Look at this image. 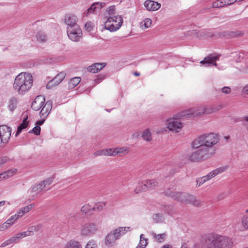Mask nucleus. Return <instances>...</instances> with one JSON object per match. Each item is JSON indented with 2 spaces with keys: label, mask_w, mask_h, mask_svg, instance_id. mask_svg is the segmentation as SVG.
I'll use <instances>...</instances> for the list:
<instances>
[{
  "label": "nucleus",
  "mask_w": 248,
  "mask_h": 248,
  "mask_svg": "<svg viewBox=\"0 0 248 248\" xmlns=\"http://www.w3.org/2000/svg\"><path fill=\"white\" fill-rule=\"evenodd\" d=\"M186 201L185 203H190L195 206H198L199 205V202L196 200L195 197L189 194H187V197L186 198Z\"/></svg>",
  "instance_id": "72a5a7b5"
},
{
  "label": "nucleus",
  "mask_w": 248,
  "mask_h": 248,
  "mask_svg": "<svg viewBox=\"0 0 248 248\" xmlns=\"http://www.w3.org/2000/svg\"><path fill=\"white\" fill-rule=\"evenodd\" d=\"M194 110H192V108H190L188 109H186L185 110H184L177 114H176L177 117L178 118H181L183 117H190L191 116L194 117V113L193 111Z\"/></svg>",
  "instance_id": "b1692460"
},
{
  "label": "nucleus",
  "mask_w": 248,
  "mask_h": 248,
  "mask_svg": "<svg viewBox=\"0 0 248 248\" xmlns=\"http://www.w3.org/2000/svg\"><path fill=\"white\" fill-rule=\"evenodd\" d=\"M118 152H116L114 149L108 148L105 149V155L115 156Z\"/></svg>",
  "instance_id": "37998d69"
},
{
  "label": "nucleus",
  "mask_w": 248,
  "mask_h": 248,
  "mask_svg": "<svg viewBox=\"0 0 248 248\" xmlns=\"http://www.w3.org/2000/svg\"><path fill=\"white\" fill-rule=\"evenodd\" d=\"M26 236H28V234L26 233V232H23L16 233L14 236L12 237L11 238L13 240L14 243H15Z\"/></svg>",
  "instance_id": "c9c22d12"
},
{
  "label": "nucleus",
  "mask_w": 248,
  "mask_h": 248,
  "mask_svg": "<svg viewBox=\"0 0 248 248\" xmlns=\"http://www.w3.org/2000/svg\"><path fill=\"white\" fill-rule=\"evenodd\" d=\"M43 191L45 192L44 186L41 185L40 182L39 184H35L32 186L28 190V193L32 198H34L36 197L38 194H40Z\"/></svg>",
  "instance_id": "9b49d317"
},
{
  "label": "nucleus",
  "mask_w": 248,
  "mask_h": 248,
  "mask_svg": "<svg viewBox=\"0 0 248 248\" xmlns=\"http://www.w3.org/2000/svg\"><path fill=\"white\" fill-rule=\"evenodd\" d=\"M85 29L88 31H91L93 29L91 22H87L85 25Z\"/></svg>",
  "instance_id": "e2e57ef3"
},
{
  "label": "nucleus",
  "mask_w": 248,
  "mask_h": 248,
  "mask_svg": "<svg viewBox=\"0 0 248 248\" xmlns=\"http://www.w3.org/2000/svg\"><path fill=\"white\" fill-rule=\"evenodd\" d=\"M148 239L144 238L143 234L140 235V240L138 246L136 248H145L148 244Z\"/></svg>",
  "instance_id": "2f4dec72"
},
{
  "label": "nucleus",
  "mask_w": 248,
  "mask_h": 248,
  "mask_svg": "<svg viewBox=\"0 0 248 248\" xmlns=\"http://www.w3.org/2000/svg\"><path fill=\"white\" fill-rule=\"evenodd\" d=\"M103 208V205L100 204V203H96L95 205L92 208V210H101Z\"/></svg>",
  "instance_id": "13d9d810"
},
{
  "label": "nucleus",
  "mask_w": 248,
  "mask_h": 248,
  "mask_svg": "<svg viewBox=\"0 0 248 248\" xmlns=\"http://www.w3.org/2000/svg\"><path fill=\"white\" fill-rule=\"evenodd\" d=\"M193 111L194 117L197 116H200L201 115L205 114L204 106L199 107L196 108H192Z\"/></svg>",
  "instance_id": "f704fd0d"
},
{
  "label": "nucleus",
  "mask_w": 248,
  "mask_h": 248,
  "mask_svg": "<svg viewBox=\"0 0 248 248\" xmlns=\"http://www.w3.org/2000/svg\"><path fill=\"white\" fill-rule=\"evenodd\" d=\"M144 6L148 11H155L160 8L161 4L154 0H147L144 2Z\"/></svg>",
  "instance_id": "4468645a"
},
{
  "label": "nucleus",
  "mask_w": 248,
  "mask_h": 248,
  "mask_svg": "<svg viewBox=\"0 0 248 248\" xmlns=\"http://www.w3.org/2000/svg\"><path fill=\"white\" fill-rule=\"evenodd\" d=\"M36 38L37 39V40L41 42H45L46 41L47 39L46 35L45 34L44 32L42 31H39L37 33L36 35Z\"/></svg>",
  "instance_id": "58836bf2"
},
{
  "label": "nucleus",
  "mask_w": 248,
  "mask_h": 248,
  "mask_svg": "<svg viewBox=\"0 0 248 248\" xmlns=\"http://www.w3.org/2000/svg\"><path fill=\"white\" fill-rule=\"evenodd\" d=\"M242 223L245 229H248V216H244L242 218Z\"/></svg>",
  "instance_id": "a18cd8bd"
},
{
  "label": "nucleus",
  "mask_w": 248,
  "mask_h": 248,
  "mask_svg": "<svg viewBox=\"0 0 248 248\" xmlns=\"http://www.w3.org/2000/svg\"><path fill=\"white\" fill-rule=\"evenodd\" d=\"M153 219L155 223H159L162 222L164 219V217L163 214L158 213L154 216Z\"/></svg>",
  "instance_id": "ea45409f"
},
{
  "label": "nucleus",
  "mask_w": 248,
  "mask_h": 248,
  "mask_svg": "<svg viewBox=\"0 0 248 248\" xmlns=\"http://www.w3.org/2000/svg\"><path fill=\"white\" fill-rule=\"evenodd\" d=\"M50 84V81L47 83V84L46 85V88L47 89H51L53 87L58 85V84L55 81H53V82L51 83V84Z\"/></svg>",
  "instance_id": "bf43d9fd"
},
{
  "label": "nucleus",
  "mask_w": 248,
  "mask_h": 248,
  "mask_svg": "<svg viewBox=\"0 0 248 248\" xmlns=\"http://www.w3.org/2000/svg\"><path fill=\"white\" fill-rule=\"evenodd\" d=\"M236 0H217L214 2L212 6L214 8H221L234 3Z\"/></svg>",
  "instance_id": "f3484780"
},
{
  "label": "nucleus",
  "mask_w": 248,
  "mask_h": 248,
  "mask_svg": "<svg viewBox=\"0 0 248 248\" xmlns=\"http://www.w3.org/2000/svg\"><path fill=\"white\" fill-rule=\"evenodd\" d=\"M105 63H95L87 68L89 72L92 73H96L102 69L106 65Z\"/></svg>",
  "instance_id": "dca6fc26"
},
{
  "label": "nucleus",
  "mask_w": 248,
  "mask_h": 248,
  "mask_svg": "<svg viewBox=\"0 0 248 248\" xmlns=\"http://www.w3.org/2000/svg\"><path fill=\"white\" fill-rule=\"evenodd\" d=\"M218 135L214 133L204 134L200 135L192 142L191 147L193 149H198L199 147H202L213 155L215 153L214 146L218 142Z\"/></svg>",
  "instance_id": "f257e3e1"
},
{
  "label": "nucleus",
  "mask_w": 248,
  "mask_h": 248,
  "mask_svg": "<svg viewBox=\"0 0 248 248\" xmlns=\"http://www.w3.org/2000/svg\"><path fill=\"white\" fill-rule=\"evenodd\" d=\"M207 248H232L233 243L231 238L220 235H212L206 240Z\"/></svg>",
  "instance_id": "7ed1b4c3"
},
{
  "label": "nucleus",
  "mask_w": 248,
  "mask_h": 248,
  "mask_svg": "<svg viewBox=\"0 0 248 248\" xmlns=\"http://www.w3.org/2000/svg\"><path fill=\"white\" fill-rule=\"evenodd\" d=\"M228 167L227 166L220 167L211 171L209 173H208V175L210 178L212 179L217 174L226 171L228 170Z\"/></svg>",
  "instance_id": "412c9836"
},
{
  "label": "nucleus",
  "mask_w": 248,
  "mask_h": 248,
  "mask_svg": "<svg viewBox=\"0 0 248 248\" xmlns=\"http://www.w3.org/2000/svg\"><path fill=\"white\" fill-rule=\"evenodd\" d=\"M218 59L219 57L218 56L210 55L205 57L200 63L204 65L205 66H210L211 64L217 65V63L215 62Z\"/></svg>",
  "instance_id": "2eb2a0df"
},
{
  "label": "nucleus",
  "mask_w": 248,
  "mask_h": 248,
  "mask_svg": "<svg viewBox=\"0 0 248 248\" xmlns=\"http://www.w3.org/2000/svg\"><path fill=\"white\" fill-rule=\"evenodd\" d=\"M41 128L39 126L36 125L31 130L29 133H33L35 135H39L40 134Z\"/></svg>",
  "instance_id": "49530a36"
},
{
  "label": "nucleus",
  "mask_w": 248,
  "mask_h": 248,
  "mask_svg": "<svg viewBox=\"0 0 248 248\" xmlns=\"http://www.w3.org/2000/svg\"><path fill=\"white\" fill-rule=\"evenodd\" d=\"M95 5L94 3H93L91 6L87 10V14L89 15L92 13L95 14L96 13V10H95Z\"/></svg>",
  "instance_id": "603ef678"
},
{
  "label": "nucleus",
  "mask_w": 248,
  "mask_h": 248,
  "mask_svg": "<svg viewBox=\"0 0 248 248\" xmlns=\"http://www.w3.org/2000/svg\"><path fill=\"white\" fill-rule=\"evenodd\" d=\"M65 77V74L63 72H60L55 78L50 80L49 84H51L53 81H55L59 85L64 79Z\"/></svg>",
  "instance_id": "c85d7f7f"
},
{
  "label": "nucleus",
  "mask_w": 248,
  "mask_h": 248,
  "mask_svg": "<svg viewBox=\"0 0 248 248\" xmlns=\"http://www.w3.org/2000/svg\"><path fill=\"white\" fill-rule=\"evenodd\" d=\"M63 248H82V247L79 242L71 240L65 244Z\"/></svg>",
  "instance_id": "aec40b11"
},
{
  "label": "nucleus",
  "mask_w": 248,
  "mask_h": 248,
  "mask_svg": "<svg viewBox=\"0 0 248 248\" xmlns=\"http://www.w3.org/2000/svg\"><path fill=\"white\" fill-rule=\"evenodd\" d=\"M78 18L73 14H67L65 16L64 22L66 25V30L79 27L78 24Z\"/></svg>",
  "instance_id": "9d476101"
},
{
  "label": "nucleus",
  "mask_w": 248,
  "mask_h": 248,
  "mask_svg": "<svg viewBox=\"0 0 248 248\" xmlns=\"http://www.w3.org/2000/svg\"><path fill=\"white\" fill-rule=\"evenodd\" d=\"M231 89L229 87H224L222 89V92L225 94H229L231 93Z\"/></svg>",
  "instance_id": "0e129e2a"
},
{
  "label": "nucleus",
  "mask_w": 248,
  "mask_h": 248,
  "mask_svg": "<svg viewBox=\"0 0 248 248\" xmlns=\"http://www.w3.org/2000/svg\"><path fill=\"white\" fill-rule=\"evenodd\" d=\"M214 112L217 111L222 108L221 105H214L211 106Z\"/></svg>",
  "instance_id": "052dcab7"
},
{
  "label": "nucleus",
  "mask_w": 248,
  "mask_h": 248,
  "mask_svg": "<svg viewBox=\"0 0 248 248\" xmlns=\"http://www.w3.org/2000/svg\"><path fill=\"white\" fill-rule=\"evenodd\" d=\"M91 210H92V208H91V206L90 205H89V204H86V205H83L82 207V208L81 209V211L83 213H87Z\"/></svg>",
  "instance_id": "8fccbe9b"
},
{
  "label": "nucleus",
  "mask_w": 248,
  "mask_h": 248,
  "mask_svg": "<svg viewBox=\"0 0 248 248\" xmlns=\"http://www.w3.org/2000/svg\"><path fill=\"white\" fill-rule=\"evenodd\" d=\"M32 82L31 75L22 72L19 74L15 78L13 87L18 94H24L31 88Z\"/></svg>",
  "instance_id": "f03ea898"
},
{
  "label": "nucleus",
  "mask_w": 248,
  "mask_h": 248,
  "mask_svg": "<svg viewBox=\"0 0 248 248\" xmlns=\"http://www.w3.org/2000/svg\"><path fill=\"white\" fill-rule=\"evenodd\" d=\"M54 180L53 177H50L47 179H46L45 180L41 182V185L44 186V189H45V192L49 189V188L46 189V187L49 185H50Z\"/></svg>",
  "instance_id": "e433bc0d"
},
{
  "label": "nucleus",
  "mask_w": 248,
  "mask_h": 248,
  "mask_svg": "<svg viewBox=\"0 0 248 248\" xmlns=\"http://www.w3.org/2000/svg\"><path fill=\"white\" fill-rule=\"evenodd\" d=\"M179 119L176 115L174 117L168 120L167 127L170 131L178 132L182 129L183 124L179 121Z\"/></svg>",
  "instance_id": "1a4fd4ad"
},
{
  "label": "nucleus",
  "mask_w": 248,
  "mask_h": 248,
  "mask_svg": "<svg viewBox=\"0 0 248 248\" xmlns=\"http://www.w3.org/2000/svg\"><path fill=\"white\" fill-rule=\"evenodd\" d=\"M142 137L146 141H150L152 140L151 131L149 129H145L142 134Z\"/></svg>",
  "instance_id": "7c9ffc66"
},
{
  "label": "nucleus",
  "mask_w": 248,
  "mask_h": 248,
  "mask_svg": "<svg viewBox=\"0 0 248 248\" xmlns=\"http://www.w3.org/2000/svg\"><path fill=\"white\" fill-rule=\"evenodd\" d=\"M188 193L184 192H171L170 196L174 199L179 201L182 202H185L186 198L187 197Z\"/></svg>",
  "instance_id": "a211bd4d"
},
{
  "label": "nucleus",
  "mask_w": 248,
  "mask_h": 248,
  "mask_svg": "<svg viewBox=\"0 0 248 248\" xmlns=\"http://www.w3.org/2000/svg\"><path fill=\"white\" fill-rule=\"evenodd\" d=\"M10 159L7 156H2L0 157V167H1L4 164L8 163Z\"/></svg>",
  "instance_id": "de8ad7c7"
},
{
  "label": "nucleus",
  "mask_w": 248,
  "mask_h": 248,
  "mask_svg": "<svg viewBox=\"0 0 248 248\" xmlns=\"http://www.w3.org/2000/svg\"><path fill=\"white\" fill-rule=\"evenodd\" d=\"M13 243H14L13 240L12 239V238L11 237L10 239L7 240L6 241H5L3 243H2L0 245V247H1V248L5 247Z\"/></svg>",
  "instance_id": "864d4df0"
},
{
  "label": "nucleus",
  "mask_w": 248,
  "mask_h": 248,
  "mask_svg": "<svg viewBox=\"0 0 248 248\" xmlns=\"http://www.w3.org/2000/svg\"><path fill=\"white\" fill-rule=\"evenodd\" d=\"M67 34L71 41L79 42L82 36V31L80 27L66 30Z\"/></svg>",
  "instance_id": "6e6552de"
},
{
  "label": "nucleus",
  "mask_w": 248,
  "mask_h": 248,
  "mask_svg": "<svg viewBox=\"0 0 248 248\" xmlns=\"http://www.w3.org/2000/svg\"><path fill=\"white\" fill-rule=\"evenodd\" d=\"M204 107H205V114H211V113H212L214 112L211 106H204Z\"/></svg>",
  "instance_id": "680f3d73"
},
{
  "label": "nucleus",
  "mask_w": 248,
  "mask_h": 248,
  "mask_svg": "<svg viewBox=\"0 0 248 248\" xmlns=\"http://www.w3.org/2000/svg\"><path fill=\"white\" fill-rule=\"evenodd\" d=\"M106 13L108 15H114L115 13V6L112 5L108 7L106 10Z\"/></svg>",
  "instance_id": "09e8293b"
},
{
  "label": "nucleus",
  "mask_w": 248,
  "mask_h": 248,
  "mask_svg": "<svg viewBox=\"0 0 248 248\" xmlns=\"http://www.w3.org/2000/svg\"><path fill=\"white\" fill-rule=\"evenodd\" d=\"M152 235L155 239V240L159 242H162L164 241L165 238L166 237V234L165 233H162L159 234H156L155 233L153 232Z\"/></svg>",
  "instance_id": "4c0bfd02"
},
{
  "label": "nucleus",
  "mask_w": 248,
  "mask_h": 248,
  "mask_svg": "<svg viewBox=\"0 0 248 248\" xmlns=\"http://www.w3.org/2000/svg\"><path fill=\"white\" fill-rule=\"evenodd\" d=\"M123 22L121 16H109L104 23V28L111 32L115 31L120 28Z\"/></svg>",
  "instance_id": "20e7f679"
},
{
  "label": "nucleus",
  "mask_w": 248,
  "mask_h": 248,
  "mask_svg": "<svg viewBox=\"0 0 248 248\" xmlns=\"http://www.w3.org/2000/svg\"><path fill=\"white\" fill-rule=\"evenodd\" d=\"M196 182H197V185H196L197 187H199L202 185L204 184L205 182V179H204L202 177L197 179L196 180Z\"/></svg>",
  "instance_id": "4d7b16f0"
},
{
  "label": "nucleus",
  "mask_w": 248,
  "mask_h": 248,
  "mask_svg": "<svg viewBox=\"0 0 248 248\" xmlns=\"http://www.w3.org/2000/svg\"><path fill=\"white\" fill-rule=\"evenodd\" d=\"M97 244L96 241L94 240H89L86 244L84 248H97Z\"/></svg>",
  "instance_id": "79ce46f5"
},
{
  "label": "nucleus",
  "mask_w": 248,
  "mask_h": 248,
  "mask_svg": "<svg viewBox=\"0 0 248 248\" xmlns=\"http://www.w3.org/2000/svg\"><path fill=\"white\" fill-rule=\"evenodd\" d=\"M98 230L97 226L93 223H89L82 225L80 229L81 235L87 236L93 235Z\"/></svg>",
  "instance_id": "0eeeda50"
},
{
  "label": "nucleus",
  "mask_w": 248,
  "mask_h": 248,
  "mask_svg": "<svg viewBox=\"0 0 248 248\" xmlns=\"http://www.w3.org/2000/svg\"><path fill=\"white\" fill-rule=\"evenodd\" d=\"M157 185V182L154 179L144 181V185L142 186L143 190H147L148 188H154Z\"/></svg>",
  "instance_id": "a878e982"
},
{
  "label": "nucleus",
  "mask_w": 248,
  "mask_h": 248,
  "mask_svg": "<svg viewBox=\"0 0 248 248\" xmlns=\"http://www.w3.org/2000/svg\"><path fill=\"white\" fill-rule=\"evenodd\" d=\"M43 62L40 63H45V64H52L54 63L58 62V61L56 59H54L52 58H46L42 60Z\"/></svg>",
  "instance_id": "a19ab883"
},
{
  "label": "nucleus",
  "mask_w": 248,
  "mask_h": 248,
  "mask_svg": "<svg viewBox=\"0 0 248 248\" xmlns=\"http://www.w3.org/2000/svg\"><path fill=\"white\" fill-rule=\"evenodd\" d=\"M17 99L15 97L11 98L8 102V108L10 111L13 112L16 107Z\"/></svg>",
  "instance_id": "bb28decb"
},
{
  "label": "nucleus",
  "mask_w": 248,
  "mask_h": 248,
  "mask_svg": "<svg viewBox=\"0 0 248 248\" xmlns=\"http://www.w3.org/2000/svg\"><path fill=\"white\" fill-rule=\"evenodd\" d=\"M197 149L188 155V159L191 162H199L212 156L202 147H199Z\"/></svg>",
  "instance_id": "39448f33"
},
{
  "label": "nucleus",
  "mask_w": 248,
  "mask_h": 248,
  "mask_svg": "<svg viewBox=\"0 0 248 248\" xmlns=\"http://www.w3.org/2000/svg\"><path fill=\"white\" fill-rule=\"evenodd\" d=\"M152 20L149 18H146L140 23V27L142 30L149 28L152 24Z\"/></svg>",
  "instance_id": "c756f323"
},
{
  "label": "nucleus",
  "mask_w": 248,
  "mask_h": 248,
  "mask_svg": "<svg viewBox=\"0 0 248 248\" xmlns=\"http://www.w3.org/2000/svg\"><path fill=\"white\" fill-rule=\"evenodd\" d=\"M28 116H27L23 120L22 123L18 126L17 131L15 135L16 137H17L21 131L25 129L29 124V122L28 121Z\"/></svg>",
  "instance_id": "393cba45"
},
{
  "label": "nucleus",
  "mask_w": 248,
  "mask_h": 248,
  "mask_svg": "<svg viewBox=\"0 0 248 248\" xmlns=\"http://www.w3.org/2000/svg\"><path fill=\"white\" fill-rule=\"evenodd\" d=\"M52 107V102L48 100L43 106L40 112V116L41 118H46L50 113Z\"/></svg>",
  "instance_id": "f8f14e48"
},
{
  "label": "nucleus",
  "mask_w": 248,
  "mask_h": 248,
  "mask_svg": "<svg viewBox=\"0 0 248 248\" xmlns=\"http://www.w3.org/2000/svg\"><path fill=\"white\" fill-rule=\"evenodd\" d=\"M81 79L79 77H75L71 78L68 82L69 88H74L80 82Z\"/></svg>",
  "instance_id": "473e14b6"
},
{
  "label": "nucleus",
  "mask_w": 248,
  "mask_h": 248,
  "mask_svg": "<svg viewBox=\"0 0 248 248\" xmlns=\"http://www.w3.org/2000/svg\"><path fill=\"white\" fill-rule=\"evenodd\" d=\"M45 119L46 118H42L41 120L37 121L36 124L38 126L43 124L45 121Z\"/></svg>",
  "instance_id": "774afa93"
},
{
  "label": "nucleus",
  "mask_w": 248,
  "mask_h": 248,
  "mask_svg": "<svg viewBox=\"0 0 248 248\" xmlns=\"http://www.w3.org/2000/svg\"><path fill=\"white\" fill-rule=\"evenodd\" d=\"M34 226L35 228V232H39L41 231L43 228V225L41 224H37Z\"/></svg>",
  "instance_id": "338daca9"
},
{
  "label": "nucleus",
  "mask_w": 248,
  "mask_h": 248,
  "mask_svg": "<svg viewBox=\"0 0 248 248\" xmlns=\"http://www.w3.org/2000/svg\"><path fill=\"white\" fill-rule=\"evenodd\" d=\"M93 155L95 156L105 155V149H102L97 151L93 153Z\"/></svg>",
  "instance_id": "5fc2aeb1"
},
{
  "label": "nucleus",
  "mask_w": 248,
  "mask_h": 248,
  "mask_svg": "<svg viewBox=\"0 0 248 248\" xmlns=\"http://www.w3.org/2000/svg\"><path fill=\"white\" fill-rule=\"evenodd\" d=\"M45 98L42 95H38L34 99L31 104V108L35 111L39 110L44 105Z\"/></svg>",
  "instance_id": "ddd939ff"
},
{
  "label": "nucleus",
  "mask_w": 248,
  "mask_h": 248,
  "mask_svg": "<svg viewBox=\"0 0 248 248\" xmlns=\"http://www.w3.org/2000/svg\"><path fill=\"white\" fill-rule=\"evenodd\" d=\"M117 240V236L113 232L108 233L106 237V243L108 245H113Z\"/></svg>",
  "instance_id": "4be33fe9"
},
{
  "label": "nucleus",
  "mask_w": 248,
  "mask_h": 248,
  "mask_svg": "<svg viewBox=\"0 0 248 248\" xmlns=\"http://www.w3.org/2000/svg\"><path fill=\"white\" fill-rule=\"evenodd\" d=\"M144 185V182H142L141 183L138 184L134 190V192L136 193H138L140 192L144 191L146 190H143L142 187H143L142 186Z\"/></svg>",
  "instance_id": "c03bdc74"
},
{
  "label": "nucleus",
  "mask_w": 248,
  "mask_h": 248,
  "mask_svg": "<svg viewBox=\"0 0 248 248\" xmlns=\"http://www.w3.org/2000/svg\"><path fill=\"white\" fill-rule=\"evenodd\" d=\"M34 232H35V228L34 226H32L29 228L28 231H26V232L28 234V236H31L33 235Z\"/></svg>",
  "instance_id": "6e6d98bb"
},
{
  "label": "nucleus",
  "mask_w": 248,
  "mask_h": 248,
  "mask_svg": "<svg viewBox=\"0 0 248 248\" xmlns=\"http://www.w3.org/2000/svg\"><path fill=\"white\" fill-rule=\"evenodd\" d=\"M128 231H130V227H120L115 229L113 232L116 236H117V239H119L121 236L123 235Z\"/></svg>",
  "instance_id": "6ab92c4d"
},
{
  "label": "nucleus",
  "mask_w": 248,
  "mask_h": 248,
  "mask_svg": "<svg viewBox=\"0 0 248 248\" xmlns=\"http://www.w3.org/2000/svg\"><path fill=\"white\" fill-rule=\"evenodd\" d=\"M115 150L116 152H118L117 154L124 153V154H127L128 153V150L126 148H115Z\"/></svg>",
  "instance_id": "3c124183"
},
{
  "label": "nucleus",
  "mask_w": 248,
  "mask_h": 248,
  "mask_svg": "<svg viewBox=\"0 0 248 248\" xmlns=\"http://www.w3.org/2000/svg\"><path fill=\"white\" fill-rule=\"evenodd\" d=\"M9 227V225H8L5 222L3 223L2 225L0 226V231H3L4 230L6 229Z\"/></svg>",
  "instance_id": "69168bd1"
},
{
  "label": "nucleus",
  "mask_w": 248,
  "mask_h": 248,
  "mask_svg": "<svg viewBox=\"0 0 248 248\" xmlns=\"http://www.w3.org/2000/svg\"><path fill=\"white\" fill-rule=\"evenodd\" d=\"M11 135V130L9 126L0 125V147L3 148L8 143Z\"/></svg>",
  "instance_id": "423d86ee"
},
{
  "label": "nucleus",
  "mask_w": 248,
  "mask_h": 248,
  "mask_svg": "<svg viewBox=\"0 0 248 248\" xmlns=\"http://www.w3.org/2000/svg\"><path fill=\"white\" fill-rule=\"evenodd\" d=\"M16 171V169H12L1 173L0 174V180H2L12 176Z\"/></svg>",
  "instance_id": "cd10ccee"
},
{
  "label": "nucleus",
  "mask_w": 248,
  "mask_h": 248,
  "mask_svg": "<svg viewBox=\"0 0 248 248\" xmlns=\"http://www.w3.org/2000/svg\"><path fill=\"white\" fill-rule=\"evenodd\" d=\"M33 204H30L26 206L21 208L19 209L16 214L17 217H22L25 214L28 213L34 207Z\"/></svg>",
  "instance_id": "5701e85b"
}]
</instances>
